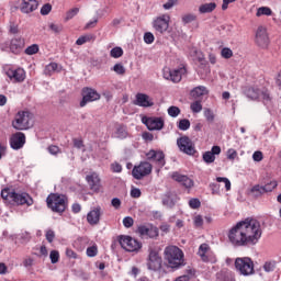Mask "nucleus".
Here are the masks:
<instances>
[{
	"mask_svg": "<svg viewBox=\"0 0 281 281\" xmlns=\"http://www.w3.org/2000/svg\"><path fill=\"white\" fill-rule=\"evenodd\" d=\"M260 238H262L260 222L249 217L238 222L228 232V240L233 247H251L258 245Z\"/></svg>",
	"mask_w": 281,
	"mask_h": 281,
	"instance_id": "f257e3e1",
	"label": "nucleus"
},
{
	"mask_svg": "<svg viewBox=\"0 0 281 281\" xmlns=\"http://www.w3.org/2000/svg\"><path fill=\"white\" fill-rule=\"evenodd\" d=\"M164 256L171 269H179V267H183L186 265L183 250L177 246H167L164 250Z\"/></svg>",
	"mask_w": 281,
	"mask_h": 281,
	"instance_id": "f03ea898",
	"label": "nucleus"
},
{
	"mask_svg": "<svg viewBox=\"0 0 281 281\" xmlns=\"http://www.w3.org/2000/svg\"><path fill=\"white\" fill-rule=\"evenodd\" d=\"M12 126L15 131H27L32 128V113L27 111L18 112L12 121Z\"/></svg>",
	"mask_w": 281,
	"mask_h": 281,
	"instance_id": "7ed1b4c3",
	"label": "nucleus"
},
{
	"mask_svg": "<svg viewBox=\"0 0 281 281\" xmlns=\"http://www.w3.org/2000/svg\"><path fill=\"white\" fill-rule=\"evenodd\" d=\"M244 94L249 100H262L263 104H269L271 102V94H269V90H260L256 87H246L244 89Z\"/></svg>",
	"mask_w": 281,
	"mask_h": 281,
	"instance_id": "20e7f679",
	"label": "nucleus"
},
{
	"mask_svg": "<svg viewBox=\"0 0 281 281\" xmlns=\"http://www.w3.org/2000/svg\"><path fill=\"white\" fill-rule=\"evenodd\" d=\"M235 268L240 276H254V260L249 257H238L235 259Z\"/></svg>",
	"mask_w": 281,
	"mask_h": 281,
	"instance_id": "39448f33",
	"label": "nucleus"
},
{
	"mask_svg": "<svg viewBox=\"0 0 281 281\" xmlns=\"http://www.w3.org/2000/svg\"><path fill=\"white\" fill-rule=\"evenodd\" d=\"M47 207L53 212L63 214L67 209V203L65 202V195L50 194L46 199Z\"/></svg>",
	"mask_w": 281,
	"mask_h": 281,
	"instance_id": "423d86ee",
	"label": "nucleus"
},
{
	"mask_svg": "<svg viewBox=\"0 0 281 281\" xmlns=\"http://www.w3.org/2000/svg\"><path fill=\"white\" fill-rule=\"evenodd\" d=\"M119 243L125 251L135 252L142 249V243L128 235H122L119 239Z\"/></svg>",
	"mask_w": 281,
	"mask_h": 281,
	"instance_id": "0eeeda50",
	"label": "nucleus"
},
{
	"mask_svg": "<svg viewBox=\"0 0 281 281\" xmlns=\"http://www.w3.org/2000/svg\"><path fill=\"white\" fill-rule=\"evenodd\" d=\"M156 34H166L170 27V15L162 14L154 19L151 23Z\"/></svg>",
	"mask_w": 281,
	"mask_h": 281,
	"instance_id": "6e6552de",
	"label": "nucleus"
},
{
	"mask_svg": "<svg viewBox=\"0 0 281 281\" xmlns=\"http://www.w3.org/2000/svg\"><path fill=\"white\" fill-rule=\"evenodd\" d=\"M153 172V165L148 161H143L138 166H135L132 170L134 179L140 180L144 177H148Z\"/></svg>",
	"mask_w": 281,
	"mask_h": 281,
	"instance_id": "1a4fd4ad",
	"label": "nucleus"
},
{
	"mask_svg": "<svg viewBox=\"0 0 281 281\" xmlns=\"http://www.w3.org/2000/svg\"><path fill=\"white\" fill-rule=\"evenodd\" d=\"M161 256H159V251L150 248L149 255L147 259V268L149 271H159L161 269Z\"/></svg>",
	"mask_w": 281,
	"mask_h": 281,
	"instance_id": "9d476101",
	"label": "nucleus"
},
{
	"mask_svg": "<svg viewBox=\"0 0 281 281\" xmlns=\"http://www.w3.org/2000/svg\"><path fill=\"white\" fill-rule=\"evenodd\" d=\"M186 74V68L181 67L178 69L164 68L162 76L165 80H170L171 82H181V78Z\"/></svg>",
	"mask_w": 281,
	"mask_h": 281,
	"instance_id": "9b49d317",
	"label": "nucleus"
},
{
	"mask_svg": "<svg viewBox=\"0 0 281 281\" xmlns=\"http://www.w3.org/2000/svg\"><path fill=\"white\" fill-rule=\"evenodd\" d=\"M177 146L181 153H184V155H194L196 153V149L194 148V143H192V139L188 136H182L177 139Z\"/></svg>",
	"mask_w": 281,
	"mask_h": 281,
	"instance_id": "f8f14e48",
	"label": "nucleus"
},
{
	"mask_svg": "<svg viewBox=\"0 0 281 281\" xmlns=\"http://www.w3.org/2000/svg\"><path fill=\"white\" fill-rule=\"evenodd\" d=\"M137 234L140 238H157L159 236V228L153 224L140 225L137 227Z\"/></svg>",
	"mask_w": 281,
	"mask_h": 281,
	"instance_id": "ddd939ff",
	"label": "nucleus"
},
{
	"mask_svg": "<svg viewBox=\"0 0 281 281\" xmlns=\"http://www.w3.org/2000/svg\"><path fill=\"white\" fill-rule=\"evenodd\" d=\"M143 124L148 128V131H161L164 128V119L157 116H143Z\"/></svg>",
	"mask_w": 281,
	"mask_h": 281,
	"instance_id": "4468645a",
	"label": "nucleus"
},
{
	"mask_svg": "<svg viewBox=\"0 0 281 281\" xmlns=\"http://www.w3.org/2000/svg\"><path fill=\"white\" fill-rule=\"evenodd\" d=\"M95 100H100V93L93 88H83L82 89V100L80 102V106H87L89 102H95Z\"/></svg>",
	"mask_w": 281,
	"mask_h": 281,
	"instance_id": "2eb2a0df",
	"label": "nucleus"
},
{
	"mask_svg": "<svg viewBox=\"0 0 281 281\" xmlns=\"http://www.w3.org/2000/svg\"><path fill=\"white\" fill-rule=\"evenodd\" d=\"M198 256H200L202 262H216V257L212 255V249L207 244H201L198 249Z\"/></svg>",
	"mask_w": 281,
	"mask_h": 281,
	"instance_id": "dca6fc26",
	"label": "nucleus"
},
{
	"mask_svg": "<svg viewBox=\"0 0 281 281\" xmlns=\"http://www.w3.org/2000/svg\"><path fill=\"white\" fill-rule=\"evenodd\" d=\"M256 43L262 49L269 47V35L267 34V29L265 26H259L256 32Z\"/></svg>",
	"mask_w": 281,
	"mask_h": 281,
	"instance_id": "f3484780",
	"label": "nucleus"
},
{
	"mask_svg": "<svg viewBox=\"0 0 281 281\" xmlns=\"http://www.w3.org/2000/svg\"><path fill=\"white\" fill-rule=\"evenodd\" d=\"M146 157L149 161H156L159 168H164L166 166V155L161 150L151 149L146 154Z\"/></svg>",
	"mask_w": 281,
	"mask_h": 281,
	"instance_id": "a211bd4d",
	"label": "nucleus"
},
{
	"mask_svg": "<svg viewBox=\"0 0 281 281\" xmlns=\"http://www.w3.org/2000/svg\"><path fill=\"white\" fill-rule=\"evenodd\" d=\"M11 203H15L16 205L30 206L34 204V200L27 193H16L15 191H13V198L11 200Z\"/></svg>",
	"mask_w": 281,
	"mask_h": 281,
	"instance_id": "6ab92c4d",
	"label": "nucleus"
},
{
	"mask_svg": "<svg viewBox=\"0 0 281 281\" xmlns=\"http://www.w3.org/2000/svg\"><path fill=\"white\" fill-rule=\"evenodd\" d=\"M133 104H135V106H143V109L155 106L153 98L146 93H137Z\"/></svg>",
	"mask_w": 281,
	"mask_h": 281,
	"instance_id": "aec40b11",
	"label": "nucleus"
},
{
	"mask_svg": "<svg viewBox=\"0 0 281 281\" xmlns=\"http://www.w3.org/2000/svg\"><path fill=\"white\" fill-rule=\"evenodd\" d=\"M10 146L13 150H21L25 146V134L23 132H16L10 138Z\"/></svg>",
	"mask_w": 281,
	"mask_h": 281,
	"instance_id": "412c9836",
	"label": "nucleus"
},
{
	"mask_svg": "<svg viewBox=\"0 0 281 281\" xmlns=\"http://www.w3.org/2000/svg\"><path fill=\"white\" fill-rule=\"evenodd\" d=\"M171 179H173V181H177L178 183H181V186H183L184 188H194V180L190 179L186 175L179 173V171L172 172Z\"/></svg>",
	"mask_w": 281,
	"mask_h": 281,
	"instance_id": "4be33fe9",
	"label": "nucleus"
},
{
	"mask_svg": "<svg viewBox=\"0 0 281 281\" xmlns=\"http://www.w3.org/2000/svg\"><path fill=\"white\" fill-rule=\"evenodd\" d=\"M5 75L10 80H15V82H23L25 80V70L23 68L12 69L8 68Z\"/></svg>",
	"mask_w": 281,
	"mask_h": 281,
	"instance_id": "5701e85b",
	"label": "nucleus"
},
{
	"mask_svg": "<svg viewBox=\"0 0 281 281\" xmlns=\"http://www.w3.org/2000/svg\"><path fill=\"white\" fill-rule=\"evenodd\" d=\"M216 155H221V146H213L210 151H205L202 159L205 164H214L216 161Z\"/></svg>",
	"mask_w": 281,
	"mask_h": 281,
	"instance_id": "b1692460",
	"label": "nucleus"
},
{
	"mask_svg": "<svg viewBox=\"0 0 281 281\" xmlns=\"http://www.w3.org/2000/svg\"><path fill=\"white\" fill-rule=\"evenodd\" d=\"M38 9V1L37 0H22L20 5V10L23 14H30L34 12V10Z\"/></svg>",
	"mask_w": 281,
	"mask_h": 281,
	"instance_id": "393cba45",
	"label": "nucleus"
},
{
	"mask_svg": "<svg viewBox=\"0 0 281 281\" xmlns=\"http://www.w3.org/2000/svg\"><path fill=\"white\" fill-rule=\"evenodd\" d=\"M100 216H102V212L100 206L94 207L87 214V221L89 225H98L100 223Z\"/></svg>",
	"mask_w": 281,
	"mask_h": 281,
	"instance_id": "a878e982",
	"label": "nucleus"
},
{
	"mask_svg": "<svg viewBox=\"0 0 281 281\" xmlns=\"http://www.w3.org/2000/svg\"><path fill=\"white\" fill-rule=\"evenodd\" d=\"M23 47H25V40H23V37H14L11 40L10 49L12 54H21Z\"/></svg>",
	"mask_w": 281,
	"mask_h": 281,
	"instance_id": "bb28decb",
	"label": "nucleus"
},
{
	"mask_svg": "<svg viewBox=\"0 0 281 281\" xmlns=\"http://www.w3.org/2000/svg\"><path fill=\"white\" fill-rule=\"evenodd\" d=\"M210 91L205 86H198L191 90V98H194V100H198V98H203V95H207Z\"/></svg>",
	"mask_w": 281,
	"mask_h": 281,
	"instance_id": "cd10ccee",
	"label": "nucleus"
},
{
	"mask_svg": "<svg viewBox=\"0 0 281 281\" xmlns=\"http://www.w3.org/2000/svg\"><path fill=\"white\" fill-rule=\"evenodd\" d=\"M56 71H63V66H59L57 63H50L44 69L45 76H53Z\"/></svg>",
	"mask_w": 281,
	"mask_h": 281,
	"instance_id": "c85d7f7f",
	"label": "nucleus"
},
{
	"mask_svg": "<svg viewBox=\"0 0 281 281\" xmlns=\"http://www.w3.org/2000/svg\"><path fill=\"white\" fill-rule=\"evenodd\" d=\"M86 179L92 190H98V187L100 186V177L97 173L87 176Z\"/></svg>",
	"mask_w": 281,
	"mask_h": 281,
	"instance_id": "c756f323",
	"label": "nucleus"
},
{
	"mask_svg": "<svg viewBox=\"0 0 281 281\" xmlns=\"http://www.w3.org/2000/svg\"><path fill=\"white\" fill-rule=\"evenodd\" d=\"M215 10L216 4L214 2L204 3L199 7L200 14H210V12H214Z\"/></svg>",
	"mask_w": 281,
	"mask_h": 281,
	"instance_id": "7c9ffc66",
	"label": "nucleus"
},
{
	"mask_svg": "<svg viewBox=\"0 0 281 281\" xmlns=\"http://www.w3.org/2000/svg\"><path fill=\"white\" fill-rule=\"evenodd\" d=\"M175 203H177V198L170 193H167L162 199V204L166 207H175Z\"/></svg>",
	"mask_w": 281,
	"mask_h": 281,
	"instance_id": "2f4dec72",
	"label": "nucleus"
},
{
	"mask_svg": "<svg viewBox=\"0 0 281 281\" xmlns=\"http://www.w3.org/2000/svg\"><path fill=\"white\" fill-rule=\"evenodd\" d=\"M115 137H117V139H126V137H128V132H126L124 125H119L116 127Z\"/></svg>",
	"mask_w": 281,
	"mask_h": 281,
	"instance_id": "473e14b6",
	"label": "nucleus"
},
{
	"mask_svg": "<svg viewBox=\"0 0 281 281\" xmlns=\"http://www.w3.org/2000/svg\"><path fill=\"white\" fill-rule=\"evenodd\" d=\"M218 281H236V277L232 272H221L217 274Z\"/></svg>",
	"mask_w": 281,
	"mask_h": 281,
	"instance_id": "72a5a7b5",
	"label": "nucleus"
},
{
	"mask_svg": "<svg viewBox=\"0 0 281 281\" xmlns=\"http://www.w3.org/2000/svg\"><path fill=\"white\" fill-rule=\"evenodd\" d=\"M14 195V190L12 189H3L1 191V196L4 201H9V203H12V198Z\"/></svg>",
	"mask_w": 281,
	"mask_h": 281,
	"instance_id": "f704fd0d",
	"label": "nucleus"
},
{
	"mask_svg": "<svg viewBox=\"0 0 281 281\" xmlns=\"http://www.w3.org/2000/svg\"><path fill=\"white\" fill-rule=\"evenodd\" d=\"M273 11L269 7H261L257 10L256 16H271Z\"/></svg>",
	"mask_w": 281,
	"mask_h": 281,
	"instance_id": "c9c22d12",
	"label": "nucleus"
},
{
	"mask_svg": "<svg viewBox=\"0 0 281 281\" xmlns=\"http://www.w3.org/2000/svg\"><path fill=\"white\" fill-rule=\"evenodd\" d=\"M111 58H122L124 56V49L122 47L116 46L110 50Z\"/></svg>",
	"mask_w": 281,
	"mask_h": 281,
	"instance_id": "e433bc0d",
	"label": "nucleus"
},
{
	"mask_svg": "<svg viewBox=\"0 0 281 281\" xmlns=\"http://www.w3.org/2000/svg\"><path fill=\"white\" fill-rule=\"evenodd\" d=\"M251 192L255 196H262V194H267L265 191V187L260 184H256L251 188Z\"/></svg>",
	"mask_w": 281,
	"mask_h": 281,
	"instance_id": "4c0bfd02",
	"label": "nucleus"
},
{
	"mask_svg": "<svg viewBox=\"0 0 281 281\" xmlns=\"http://www.w3.org/2000/svg\"><path fill=\"white\" fill-rule=\"evenodd\" d=\"M24 54H26V56H34V54H38V44H33L26 47Z\"/></svg>",
	"mask_w": 281,
	"mask_h": 281,
	"instance_id": "58836bf2",
	"label": "nucleus"
},
{
	"mask_svg": "<svg viewBox=\"0 0 281 281\" xmlns=\"http://www.w3.org/2000/svg\"><path fill=\"white\" fill-rule=\"evenodd\" d=\"M168 115H170V117H178V115L181 113V109H179V106H175L171 105L168 108Z\"/></svg>",
	"mask_w": 281,
	"mask_h": 281,
	"instance_id": "ea45409f",
	"label": "nucleus"
},
{
	"mask_svg": "<svg viewBox=\"0 0 281 281\" xmlns=\"http://www.w3.org/2000/svg\"><path fill=\"white\" fill-rule=\"evenodd\" d=\"M221 56H222V58L229 59V58H232V56H234V52L229 47H224L221 50Z\"/></svg>",
	"mask_w": 281,
	"mask_h": 281,
	"instance_id": "a19ab883",
	"label": "nucleus"
},
{
	"mask_svg": "<svg viewBox=\"0 0 281 281\" xmlns=\"http://www.w3.org/2000/svg\"><path fill=\"white\" fill-rule=\"evenodd\" d=\"M263 270L266 273H271L272 271H276V261H267L263 265Z\"/></svg>",
	"mask_w": 281,
	"mask_h": 281,
	"instance_id": "79ce46f5",
	"label": "nucleus"
},
{
	"mask_svg": "<svg viewBox=\"0 0 281 281\" xmlns=\"http://www.w3.org/2000/svg\"><path fill=\"white\" fill-rule=\"evenodd\" d=\"M86 254L88 258H95V256H98V246L88 247Z\"/></svg>",
	"mask_w": 281,
	"mask_h": 281,
	"instance_id": "37998d69",
	"label": "nucleus"
},
{
	"mask_svg": "<svg viewBox=\"0 0 281 281\" xmlns=\"http://www.w3.org/2000/svg\"><path fill=\"white\" fill-rule=\"evenodd\" d=\"M113 71L119 76H124L126 74V68L122 64H115L113 67Z\"/></svg>",
	"mask_w": 281,
	"mask_h": 281,
	"instance_id": "c03bdc74",
	"label": "nucleus"
},
{
	"mask_svg": "<svg viewBox=\"0 0 281 281\" xmlns=\"http://www.w3.org/2000/svg\"><path fill=\"white\" fill-rule=\"evenodd\" d=\"M216 181L217 183H224L227 192L232 190V182L227 178L217 177Z\"/></svg>",
	"mask_w": 281,
	"mask_h": 281,
	"instance_id": "a18cd8bd",
	"label": "nucleus"
},
{
	"mask_svg": "<svg viewBox=\"0 0 281 281\" xmlns=\"http://www.w3.org/2000/svg\"><path fill=\"white\" fill-rule=\"evenodd\" d=\"M178 128L180 131H188L190 128V120L183 119L179 121Z\"/></svg>",
	"mask_w": 281,
	"mask_h": 281,
	"instance_id": "49530a36",
	"label": "nucleus"
},
{
	"mask_svg": "<svg viewBox=\"0 0 281 281\" xmlns=\"http://www.w3.org/2000/svg\"><path fill=\"white\" fill-rule=\"evenodd\" d=\"M49 259L52 265H56V262L60 260V254L58 252V250H52L49 254Z\"/></svg>",
	"mask_w": 281,
	"mask_h": 281,
	"instance_id": "de8ad7c7",
	"label": "nucleus"
},
{
	"mask_svg": "<svg viewBox=\"0 0 281 281\" xmlns=\"http://www.w3.org/2000/svg\"><path fill=\"white\" fill-rule=\"evenodd\" d=\"M144 42L146 45H153L155 43V35L151 32H146L144 34Z\"/></svg>",
	"mask_w": 281,
	"mask_h": 281,
	"instance_id": "09e8293b",
	"label": "nucleus"
},
{
	"mask_svg": "<svg viewBox=\"0 0 281 281\" xmlns=\"http://www.w3.org/2000/svg\"><path fill=\"white\" fill-rule=\"evenodd\" d=\"M191 111L193 113H201V111H203V105L201 104V101H195L191 103Z\"/></svg>",
	"mask_w": 281,
	"mask_h": 281,
	"instance_id": "8fccbe9b",
	"label": "nucleus"
},
{
	"mask_svg": "<svg viewBox=\"0 0 281 281\" xmlns=\"http://www.w3.org/2000/svg\"><path fill=\"white\" fill-rule=\"evenodd\" d=\"M276 188H278V182L277 181H270L269 183H267L266 186H263V190L265 192H273V190H276Z\"/></svg>",
	"mask_w": 281,
	"mask_h": 281,
	"instance_id": "3c124183",
	"label": "nucleus"
},
{
	"mask_svg": "<svg viewBox=\"0 0 281 281\" xmlns=\"http://www.w3.org/2000/svg\"><path fill=\"white\" fill-rule=\"evenodd\" d=\"M189 207H191V210H199V207H201V201L196 198L189 200Z\"/></svg>",
	"mask_w": 281,
	"mask_h": 281,
	"instance_id": "603ef678",
	"label": "nucleus"
},
{
	"mask_svg": "<svg viewBox=\"0 0 281 281\" xmlns=\"http://www.w3.org/2000/svg\"><path fill=\"white\" fill-rule=\"evenodd\" d=\"M91 38H93L92 35H83V36H80V37L76 41V45H85V43H89V41H91Z\"/></svg>",
	"mask_w": 281,
	"mask_h": 281,
	"instance_id": "864d4df0",
	"label": "nucleus"
},
{
	"mask_svg": "<svg viewBox=\"0 0 281 281\" xmlns=\"http://www.w3.org/2000/svg\"><path fill=\"white\" fill-rule=\"evenodd\" d=\"M49 30H52V32H54V34H60V32H63V25L50 23Z\"/></svg>",
	"mask_w": 281,
	"mask_h": 281,
	"instance_id": "5fc2aeb1",
	"label": "nucleus"
},
{
	"mask_svg": "<svg viewBox=\"0 0 281 281\" xmlns=\"http://www.w3.org/2000/svg\"><path fill=\"white\" fill-rule=\"evenodd\" d=\"M236 157H238V151H236V149H234V148H229L227 150V159H229V161H234V159H236Z\"/></svg>",
	"mask_w": 281,
	"mask_h": 281,
	"instance_id": "6e6d98bb",
	"label": "nucleus"
},
{
	"mask_svg": "<svg viewBox=\"0 0 281 281\" xmlns=\"http://www.w3.org/2000/svg\"><path fill=\"white\" fill-rule=\"evenodd\" d=\"M193 224H194V227H203V216L195 215L193 217Z\"/></svg>",
	"mask_w": 281,
	"mask_h": 281,
	"instance_id": "4d7b16f0",
	"label": "nucleus"
},
{
	"mask_svg": "<svg viewBox=\"0 0 281 281\" xmlns=\"http://www.w3.org/2000/svg\"><path fill=\"white\" fill-rule=\"evenodd\" d=\"M49 12H52V4H49V3L44 4L41 9V14L43 16H47V14H49Z\"/></svg>",
	"mask_w": 281,
	"mask_h": 281,
	"instance_id": "13d9d810",
	"label": "nucleus"
},
{
	"mask_svg": "<svg viewBox=\"0 0 281 281\" xmlns=\"http://www.w3.org/2000/svg\"><path fill=\"white\" fill-rule=\"evenodd\" d=\"M78 12H80V9H78V8L71 9L70 11L67 12L66 20L69 21L71 19H74V16H76V14H78Z\"/></svg>",
	"mask_w": 281,
	"mask_h": 281,
	"instance_id": "bf43d9fd",
	"label": "nucleus"
},
{
	"mask_svg": "<svg viewBox=\"0 0 281 281\" xmlns=\"http://www.w3.org/2000/svg\"><path fill=\"white\" fill-rule=\"evenodd\" d=\"M111 205L114 210H120V207H122V200H120V198H114L111 200Z\"/></svg>",
	"mask_w": 281,
	"mask_h": 281,
	"instance_id": "052dcab7",
	"label": "nucleus"
},
{
	"mask_svg": "<svg viewBox=\"0 0 281 281\" xmlns=\"http://www.w3.org/2000/svg\"><path fill=\"white\" fill-rule=\"evenodd\" d=\"M177 4V0H168L164 5V10H172L175 5Z\"/></svg>",
	"mask_w": 281,
	"mask_h": 281,
	"instance_id": "680f3d73",
	"label": "nucleus"
},
{
	"mask_svg": "<svg viewBox=\"0 0 281 281\" xmlns=\"http://www.w3.org/2000/svg\"><path fill=\"white\" fill-rule=\"evenodd\" d=\"M204 116L207 122H214V112H212V110H205Z\"/></svg>",
	"mask_w": 281,
	"mask_h": 281,
	"instance_id": "e2e57ef3",
	"label": "nucleus"
},
{
	"mask_svg": "<svg viewBox=\"0 0 281 281\" xmlns=\"http://www.w3.org/2000/svg\"><path fill=\"white\" fill-rule=\"evenodd\" d=\"M123 225H124V227H127V228L133 227V225H134L133 217H131V216L125 217L123 220Z\"/></svg>",
	"mask_w": 281,
	"mask_h": 281,
	"instance_id": "0e129e2a",
	"label": "nucleus"
},
{
	"mask_svg": "<svg viewBox=\"0 0 281 281\" xmlns=\"http://www.w3.org/2000/svg\"><path fill=\"white\" fill-rule=\"evenodd\" d=\"M48 153L50 155H58V153H60V147L56 145H52L48 147Z\"/></svg>",
	"mask_w": 281,
	"mask_h": 281,
	"instance_id": "69168bd1",
	"label": "nucleus"
},
{
	"mask_svg": "<svg viewBox=\"0 0 281 281\" xmlns=\"http://www.w3.org/2000/svg\"><path fill=\"white\" fill-rule=\"evenodd\" d=\"M196 16H194L193 14H187L184 16H182V21L184 23H192V21H195Z\"/></svg>",
	"mask_w": 281,
	"mask_h": 281,
	"instance_id": "338daca9",
	"label": "nucleus"
},
{
	"mask_svg": "<svg viewBox=\"0 0 281 281\" xmlns=\"http://www.w3.org/2000/svg\"><path fill=\"white\" fill-rule=\"evenodd\" d=\"M252 159L254 161H262L263 159L262 151H255L252 154Z\"/></svg>",
	"mask_w": 281,
	"mask_h": 281,
	"instance_id": "774afa93",
	"label": "nucleus"
}]
</instances>
